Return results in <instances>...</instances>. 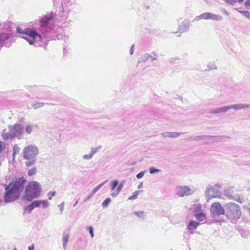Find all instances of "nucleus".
Here are the masks:
<instances>
[{
	"label": "nucleus",
	"mask_w": 250,
	"mask_h": 250,
	"mask_svg": "<svg viewBox=\"0 0 250 250\" xmlns=\"http://www.w3.org/2000/svg\"><path fill=\"white\" fill-rule=\"evenodd\" d=\"M144 8H145V9L147 10V9H148L149 8V6H148V5H145L144 6Z\"/></svg>",
	"instance_id": "obj_61"
},
{
	"label": "nucleus",
	"mask_w": 250,
	"mask_h": 250,
	"mask_svg": "<svg viewBox=\"0 0 250 250\" xmlns=\"http://www.w3.org/2000/svg\"><path fill=\"white\" fill-rule=\"evenodd\" d=\"M92 157H93V156L91 155L90 153L88 155V154L84 155L83 156V158L84 160H90V159H92Z\"/></svg>",
	"instance_id": "obj_44"
},
{
	"label": "nucleus",
	"mask_w": 250,
	"mask_h": 250,
	"mask_svg": "<svg viewBox=\"0 0 250 250\" xmlns=\"http://www.w3.org/2000/svg\"><path fill=\"white\" fill-rule=\"evenodd\" d=\"M41 201V205L42 204L44 208H46L49 206V202L47 200H40Z\"/></svg>",
	"instance_id": "obj_39"
},
{
	"label": "nucleus",
	"mask_w": 250,
	"mask_h": 250,
	"mask_svg": "<svg viewBox=\"0 0 250 250\" xmlns=\"http://www.w3.org/2000/svg\"><path fill=\"white\" fill-rule=\"evenodd\" d=\"M20 151V148L18 146L17 144H15L13 147V155L12 157H14L17 154H18Z\"/></svg>",
	"instance_id": "obj_26"
},
{
	"label": "nucleus",
	"mask_w": 250,
	"mask_h": 250,
	"mask_svg": "<svg viewBox=\"0 0 250 250\" xmlns=\"http://www.w3.org/2000/svg\"><path fill=\"white\" fill-rule=\"evenodd\" d=\"M161 170L154 167H151L149 169V171L150 174H154L160 172Z\"/></svg>",
	"instance_id": "obj_34"
},
{
	"label": "nucleus",
	"mask_w": 250,
	"mask_h": 250,
	"mask_svg": "<svg viewBox=\"0 0 250 250\" xmlns=\"http://www.w3.org/2000/svg\"><path fill=\"white\" fill-rule=\"evenodd\" d=\"M143 187V183H141L138 186V188L140 189Z\"/></svg>",
	"instance_id": "obj_59"
},
{
	"label": "nucleus",
	"mask_w": 250,
	"mask_h": 250,
	"mask_svg": "<svg viewBox=\"0 0 250 250\" xmlns=\"http://www.w3.org/2000/svg\"><path fill=\"white\" fill-rule=\"evenodd\" d=\"M239 12L242 13L247 18L250 19V12L249 11H239Z\"/></svg>",
	"instance_id": "obj_38"
},
{
	"label": "nucleus",
	"mask_w": 250,
	"mask_h": 250,
	"mask_svg": "<svg viewBox=\"0 0 250 250\" xmlns=\"http://www.w3.org/2000/svg\"><path fill=\"white\" fill-rule=\"evenodd\" d=\"M34 208L33 205L31 203L30 205L24 207V211L27 212L28 213H30Z\"/></svg>",
	"instance_id": "obj_27"
},
{
	"label": "nucleus",
	"mask_w": 250,
	"mask_h": 250,
	"mask_svg": "<svg viewBox=\"0 0 250 250\" xmlns=\"http://www.w3.org/2000/svg\"><path fill=\"white\" fill-rule=\"evenodd\" d=\"M221 11L223 14H225L226 15H227V16L229 15L228 12L225 9H221Z\"/></svg>",
	"instance_id": "obj_53"
},
{
	"label": "nucleus",
	"mask_w": 250,
	"mask_h": 250,
	"mask_svg": "<svg viewBox=\"0 0 250 250\" xmlns=\"http://www.w3.org/2000/svg\"><path fill=\"white\" fill-rule=\"evenodd\" d=\"M232 199L240 203H242L243 202L242 199H241L239 197H238L237 198H234L233 197V199Z\"/></svg>",
	"instance_id": "obj_50"
},
{
	"label": "nucleus",
	"mask_w": 250,
	"mask_h": 250,
	"mask_svg": "<svg viewBox=\"0 0 250 250\" xmlns=\"http://www.w3.org/2000/svg\"><path fill=\"white\" fill-rule=\"evenodd\" d=\"M36 172L37 169L36 167H33V168H32L31 169H29L28 171L27 174L29 176H31L35 175L36 174Z\"/></svg>",
	"instance_id": "obj_32"
},
{
	"label": "nucleus",
	"mask_w": 250,
	"mask_h": 250,
	"mask_svg": "<svg viewBox=\"0 0 250 250\" xmlns=\"http://www.w3.org/2000/svg\"><path fill=\"white\" fill-rule=\"evenodd\" d=\"M176 194L180 197L191 195V189L187 186H177L176 188Z\"/></svg>",
	"instance_id": "obj_11"
},
{
	"label": "nucleus",
	"mask_w": 250,
	"mask_h": 250,
	"mask_svg": "<svg viewBox=\"0 0 250 250\" xmlns=\"http://www.w3.org/2000/svg\"><path fill=\"white\" fill-rule=\"evenodd\" d=\"M107 180H105L104 181L103 183H102L101 184L99 185L98 186L94 188V189H93V190H94V192H97L98 190L107 182Z\"/></svg>",
	"instance_id": "obj_35"
},
{
	"label": "nucleus",
	"mask_w": 250,
	"mask_h": 250,
	"mask_svg": "<svg viewBox=\"0 0 250 250\" xmlns=\"http://www.w3.org/2000/svg\"><path fill=\"white\" fill-rule=\"evenodd\" d=\"M92 197V195L90 194L84 200V202H86L88 200H89Z\"/></svg>",
	"instance_id": "obj_56"
},
{
	"label": "nucleus",
	"mask_w": 250,
	"mask_h": 250,
	"mask_svg": "<svg viewBox=\"0 0 250 250\" xmlns=\"http://www.w3.org/2000/svg\"><path fill=\"white\" fill-rule=\"evenodd\" d=\"M149 59H150L151 61H153L156 60V58L155 57H154L150 55Z\"/></svg>",
	"instance_id": "obj_58"
},
{
	"label": "nucleus",
	"mask_w": 250,
	"mask_h": 250,
	"mask_svg": "<svg viewBox=\"0 0 250 250\" xmlns=\"http://www.w3.org/2000/svg\"><path fill=\"white\" fill-rule=\"evenodd\" d=\"M21 38L25 40L30 45L35 47H41L46 45V39L42 37L34 28H25L24 36Z\"/></svg>",
	"instance_id": "obj_2"
},
{
	"label": "nucleus",
	"mask_w": 250,
	"mask_h": 250,
	"mask_svg": "<svg viewBox=\"0 0 250 250\" xmlns=\"http://www.w3.org/2000/svg\"><path fill=\"white\" fill-rule=\"evenodd\" d=\"M243 0H226L227 3H230L231 5H234L237 1L240 3Z\"/></svg>",
	"instance_id": "obj_40"
},
{
	"label": "nucleus",
	"mask_w": 250,
	"mask_h": 250,
	"mask_svg": "<svg viewBox=\"0 0 250 250\" xmlns=\"http://www.w3.org/2000/svg\"><path fill=\"white\" fill-rule=\"evenodd\" d=\"M44 105V103L42 102H37L33 103L32 106L34 109H37L40 107H42Z\"/></svg>",
	"instance_id": "obj_28"
},
{
	"label": "nucleus",
	"mask_w": 250,
	"mask_h": 250,
	"mask_svg": "<svg viewBox=\"0 0 250 250\" xmlns=\"http://www.w3.org/2000/svg\"><path fill=\"white\" fill-rule=\"evenodd\" d=\"M1 136L2 139L4 140H12L14 139L11 130L9 127V125L8 126V129H4L2 130Z\"/></svg>",
	"instance_id": "obj_12"
},
{
	"label": "nucleus",
	"mask_w": 250,
	"mask_h": 250,
	"mask_svg": "<svg viewBox=\"0 0 250 250\" xmlns=\"http://www.w3.org/2000/svg\"><path fill=\"white\" fill-rule=\"evenodd\" d=\"M210 192L214 193L215 189H214L213 186L209 185L208 186L207 189L205 191V194L207 197L208 201L212 198H214L216 197L215 195H213V194H210Z\"/></svg>",
	"instance_id": "obj_14"
},
{
	"label": "nucleus",
	"mask_w": 250,
	"mask_h": 250,
	"mask_svg": "<svg viewBox=\"0 0 250 250\" xmlns=\"http://www.w3.org/2000/svg\"><path fill=\"white\" fill-rule=\"evenodd\" d=\"M142 191H143V190H137L133 193V195L132 196L135 199L137 198L138 195L139 194V193Z\"/></svg>",
	"instance_id": "obj_45"
},
{
	"label": "nucleus",
	"mask_w": 250,
	"mask_h": 250,
	"mask_svg": "<svg viewBox=\"0 0 250 250\" xmlns=\"http://www.w3.org/2000/svg\"><path fill=\"white\" fill-rule=\"evenodd\" d=\"M134 199H135L134 198V197H133L132 196H131L128 198V200H132Z\"/></svg>",
	"instance_id": "obj_60"
},
{
	"label": "nucleus",
	"mask_w": 250,
	"mask_h": 250,
	"mask_svg": "<svg viewBox=\"0 0 250 250\" xmlns=\"http://www.w3.org/2000/svg\"><path fill=\"white\" fill-rule=\"evenodd\" d=\"M53 17L52 15H45L38 20V22L41 28L42 33L48 32L51 29V26Z\"/></svg>",
	"instance_id": "obj_6"
},
{
	"label": "nucleus",
	"mask_w": 250,
	"mask_h": 250,
	"mask_svg": "<svg viewBox=\"0 0 250 250\" xmlns=\"http://www.w3.org/2000/svg\"><path fill=\"white\" fill-rule=\"evenodd\" d=\"M200 225V223L194 221H190L188 225L187 229L188 230H193L196 229Z\"/></svg>",
	"instance_id": "obj_19"
},
{
	"label": "nucleus",
	"mask_w": 250,
	"mask_h": 250,
	"mask_svg": "<svg viewBox=\"0 0 250 250\" xmlns=\"http://www.w3.org/2000/svg\"><path fill=\"white\" fill-rule=\"evenodd\" d=\"M225 215L228 219H231L232 223L235 222L241 215L240 207L233 202H229L225 205Z\"/></svg>",
	"instance_id": "obj_5"
},
{
	"label": "nucleus",
	"mask_w": 250,
	"mask_h": 250,
	"mask_svg": "<svg viewBox=\"0 0 250 250\" xmlns=\"http://www.w3.org/2000/svg\"><path fill=\"white\" fill-rule=\"evenodd\" d=\"M41 201L40 200H36L33 201L31 204L33 206L34 208L39 207L41 205Z\"/></svg>",
	"instance_id": "obj_36"
},
{
	"label": "nucleus",
	"mask_w": 250,
	"mask_h": 250,
	"mask_svg": "<svg viewBox=\"0 0 250 250\" xmlns=\"http://www.w3.org/2000/svg\"><path fill=\"white\" fill-rule=\"evenodd\" d=\"M33 125L30 124L26 125L25 127V132L28 134H30L33 131Z\"/></svg>",
	"instance_id": "obj_29"
},
{
	"label": "nucleus",
	"mask_w": 250,
	"mask_h": 250,
	"mask_svg": "<svg viewBox=\"0 0 250 250\" xmlns=\"http://www.w3.org/2000/svg\"><path fill=\"white\" fill-rule=\"evenodd\" d=\"M229 109H233L235 110H240L245 108H250V104H234L229 105Z\"/></svg>",
	"instance_id": "obj_15"
},
{
	"label": "nucleus",
	"mask_w": 250,
	"mask_h": 250,
	"mask_svg": "<svg viewBox=\"0 0 250 250\" xmlns=\"http://www.w3.org/2000/svg\"><path fill=\"white\" fill-rule=\"evenodd\" d=\"M69 234L67 232H63V236L62 238L63 247L64 249H65L67 243L68 241Z\"/></svg>",
	"instance_id": "obj_20"
},
{
	"label": "nucleus",
	"mask_w": 250,
	"mask_h": 250,
	"mask_svg": "<svg viewBox=\"0 0 250 250\" xmlns=\"http://www.w3.org/2000/svg\"><path fill=\"white\" fill-rule=\"evenodd\" d=\"M195 217L198 221H203L206 218V215L203 212H200L195 215Z\"/></svg>",
	"instance_id": "obj_24"
},
{
	"label": "nucleus",
	"mask_w": 250,
	"mask_h": 250,
	"mask_svg": "<svg viewBox=\"0 0 250 250\" xmlns=\"http://www.w3.org/2000/svg\"><path fill=\"white\" fill-rule=\"evenodd\" d=\"M64 202H62L59 206V207H60V211L61 212V213L62 212L63 209H64Z\"/></svg>",
	"instance_id": "obj_49"
},
{
	"label": "nucleus",
	"mask_w": 250,
	"mask_h": 250,
	"mask_svg": "<svg viewBox=\"0 0 250 250\" xmlns=\"http://www.w3.org/2000/svg\"><path fill=\"white\" fill-rule=\"evenodd\" d=\"M123 187H124V184L123 183H120L118 185L116 190L115 191H114L113 193H112L111 195L113 197L117 196L119 194L120 192L122 189V188H123Z\"/></svg>",
	"instance_id": "obj_22"
},
{
	"label": "nucleus",
	"mask_w": 250,
	"mask_h": 250,
	"mask_svg": "<svg viewBox=\"0 0 250 250\" xmlns=\"http://www.w3.org/2000/svg\"><path fill=\"white\" fill-rule=\"evenodd\" d=\"M11 35L8 33L2 32L0 34V47L5 46L9 47L12 43Z\"/></svg>",
	"instance_id": "obj_10"
},
{
	"label": "nucleus",
	"mask_w": 250,
	"mask_h": 250,
	"mask_svg": "<svg viewBox=\"0 0 250 250\" xmlns=\"http://www.w3.org/2000/svg\"><path fill=\"white\" fill-rule=\"evenodd\" d=\"M5 148V145L3 143L0 141V153L3 151V150Z\"/></svg>",
	"instance_id": "obj_46"
},
{
	"label": "nucleus",
	"mask_w": 250,
	"mask_h": 250,
	"mask_svg": "<svg viewBox=\"0 0 250 250\" xmlns=\"http://www.w3.org/2000/svg\"><path fill=\"white\" fill-rule=\"evenodd\" d=\"M234 187H230L224 190V194L229 199H233V194L234 192Z\"/></svg>",
	"instance_id": "obj_18"
},
{
	"label": "nucleus",
	"mask_w": 250,
	"mask_h": 250,
	"mask_svg": "<svg viewBox=\"0 0 250 250\" xmlns=\"http://www.w3.org/2000/svg\"><path fill=\"white\" fill-rule=\"evenodd\" d=\"M223 19L222 16L220 15L213 14L210 12H205L201 14L199 16H197L195 18L194 20L199 21L201 19L205 20H212L215 21H221Z\"/></svg>",
	"instance_id": "obj_9"
},
{
	"label": "nucleus",
	"mask_w": 250,
	"mask_h": 250,
	"mask_svg": "<svg viewBox=\"0 0 250 250\" xmlns=\"http://www.w3.org/2000/svg\"><path fill=\"white\" fill-rule=\"evenodd\" d=\"M214 187L216 188H220L221 187V186L220 184L219 183H216L214 185Z\"/></svg>",
	"instance_id": "obj_55"
},
{
	"label": "nucleus",
	"mask_w": 250,
	"mask_h": 250,
	"mask_svg": "<svg viewBox=\"0 0 250 250\" xmlns=\"http://www.w3.org/2000/svg\"><path fill=\"white\" fill-rule=\"evenodd\" d=\"M189 27V22L188 21L185 20L179 26L178 30L181 33L183 32H187L188 31Z\"/></svg>",
	"instance_id": "obj_13"
},
{
	"label": "nucleus",
	"mask_w": 250,
	"mask_h": 250,
	"mask_svg": "<svg viewBox=\"0 0 250 250\" xmlns=\"http://www.w3.org/2000/svg\"><path fill=\"white\" fill-rule=\"evenodd\" d=\"M119 183L118 180H114L111 182V189L113 190L118 186Z\"/></svg>",
	"instance_id": "obj_33"
},
{
	"label": "nucleus",
	"mask_w": 250,
	"mask_h": 250,
	"mask_svg": "<svg viewBox=\"0 0 250 250\" xmlns=\"http://www.w3.org/2000/svg\"><path fill=\"white\" fill-rule=\"evenodd\" d=\"M42 192L41 184L36 181H31L25 188L22 199L31 202L33 199L38 198Z\"/></svg>",
	"instance_id": "obj_3"
},
{
	"label": "nucleus",
	"mask_w": 250,
	"mask_h": 250,
	"mask_svg": "<svg viewBox=\"0 0 250 250\" xmlns=\"http://www.w3.org/2000/svg\"><path fill=\"white\" fill-rule=\"evenodd\" d=\"M150 55L146 54L138 59V63L145 62L149 59Z\"/></svg>",
	"instance_id": "obj_25"
},
{
	"label": "nucleus",
	"mask_w": 250,
	"mask_h": 250,
	"mask_svg": "<svg viewBox=\"0 0 250 250\" xmlns=\"http://www.w3.org/2000/svg\"><path fill=\"white\" fill-rule=\"evenodd\" d=\"M102 148V146H99L97 147H92L91 149V152H90V154L91 155L93 156V155L96 154L98 151L99 150Z\"/></svg>",
	"instance_id": "obj_31"
},
{
	"label": "nucleus",
	"mask_w": 250,
	"mask_h": 250,
	"mask_svg": "<svg viewBox=\"0 0 250 250\" xmlns=\"http://www.w3.org/2000/svg\"><path fill=\"white\" fill-rule=\"evenodd\" d=\"M247 209L248 210V213H249V214L250 215V208H248Z\"/></svg>",
	"instance_id": "obj_64"
},
{
	"label": "nucleus",
	"mask_w": 250,
	"mask_h": 250,
	"mask_svg": "<svg viewBox=\"0 0 250 250\" xmlns=\"http://www.w3.org/2000/svg\"><path fill=\"white\" fill-rule=\"evenodd\" d=\"M178 98L181 100V101H182L183 100V97L181 96H178Z\"/></svg>",
	"instance_id": "obj_63"
},
{
	"label": "nucleus",
	"mask_w": 250,
	"mask_h": 250,
	"mask_svg": "<svg viewBox=\"0 0 250 250\" xmlns=\"http://www.w3.org/2000/svg\"><path fill=\"white\" fill-rule=\"evenodd\" d=\"M34 246L33 244H32L31 246H30L28 247L29 250H34Z\"/></svg>",
	"instance_id": "obj_57"
},
{
	"label": "nucleus",
	"mask_w": 250,
	"mask_h": 250,
	"mask_svg": "<svg viewBox=\"0 0 250 250\" xmlns=\"http://www.w3.org/2000/svg\"><path fill=\"white\" fill-rule=\"evenodd\" d=\"M144 174L145 171H141L137 174L136 178L137 179H140L144 176Z\"/></svg>",
	"instance_id": "obj_47"
},
{
	"label": "nucleus",
	"mask_w": 250,
	"mask_h": 250,
	"mask_svg": "<svg viewBox=\"0 0 250 250\" xmlns=\"http://www.w3.org/2000/svg\"><path fill=\"white\" fill-rule=\"evenodd\" d=\"M87 229L89 231V233L90 234V236L91 238H93L94 237V230L93 228L92 227H88L87 228Z\"/></svg>",
	"instance_id": "obj_41"
},
{
	"label": "nucleus",
	"mask_w": 250,
	"mask_h": 250,
	"mask_svg": "<svg viewBox=\"0 0 250 250\" xmlns=\"http://www.w3.org/2000/svg\"><path fill=\"white\" fill-rule=\"evenodd\" d=\"M56 194V191H53V192H49V193H48V195H51V196H49V197H48V199H49V200H51L52 199V196H54Z\"/></svg>",
	"instance_id": "obj_48"
},
{
	"label": "nucleus",
	"mask_w": 250,
	"mask_h": 250,
	"mask_svg": "<svg viewBox=\"0 0 250 250\" xmlns=\"http://www.w3.org/2000/svg\"><path fill=\"white\" fill-rule=\"evenodd\" d=\"M111 200L110 198H107L105 199L104 202L102 204V206L103 208H105L107 207L109 204L110 203Z\"/></svg>",
	"instance_id": "obj_30"
},
{
	"label": "nucleus",
	"mask_w": 250,
	"mask_h": 250,
	"mask_svg": "<svg viewBox=\"0 0 250 250\" xmlns=\"http://www.w3.org/2000/svg\"><path fill=\"white\" fill-rule=\"evenodd\" d=\"M134 45H132V46L130 48V55H132L133 54V52H134Z\"/></svg>",
	"instance_id": "obj_52"
},
{
	"label": "nucleus",
	"mask_w": 250,
	"mask_h": 250,
	"mask_svg": "<svg viewBox=\"0 0 250 250\" xmlns=\"http://www.w3.org/2000/svg\"><path fill=\"white\" fill-rule=\"evenodd\" d=\"M212 138H214V142H221L222 140L226 139H229V137L227 135H221V136H213Z\"/></svg>",
	"instance_id": "obj_23"
},
{
	"label": "nucleus",
	"mask_w": 250,
	"mask_h": 250,
	"mask_svg": "<svg viewBox=\"0 0 250 250\" xmlns=\"http://www.w3.org/2000/svg\"><path fill=\"white\" fill-rule=\"evenodd\" d=\"M144 213L145 212L144 211H135L134 214L139 217H142L144 215Z\"/></svg>",
	"instance_id": "obj_43"
},
{
	"label": "nucleus",
	"mask_w": 250,
	"mask_h": 250,
	"mask_svg": "<svg viewBox=\"0 0 250 250\" xmlns=\"http://www.w3.org/2000/svg\"><path fill=\"white\" fill-rule=\"evenodd\" d=\"M53 2L54 3V6L59 4V1H58V0H53Z\"/></svg>",
	"instance_id": "obj_54"
},
{
	"label": "nucleus",
	"mask_w": 250,
	"mask_h": 250,
	"mask_svg": "<svg viewBox=\"0 0 250 250\" xmlns=\"http://www.w3.org/2000/svg\"><path fill=\"white\" fill-rule=\"evenodd\" d=\"M245 5L247 8H249L250 7V0H247L245 3Z\"/></svg>",
	"instance_id": "obj_51"
},
{
	"label": "nucleus",
	"mask_w": 250,
	"mask_h": 250,
	"mask_svg": "<svg viewBox=\"0 0 250 250\" xmlns=\"http://www.w3.org/2000/svg\"><path fill=\"white\" fill-rule=\"evenodd\" d=\"M26 180L23 176L16 178L8 185H5V192L4 201L5 203H10L18 199L22 192Z\"/></svg>",
	"instance_id": "obj_1"
},
{
	"label": "nucleus",
	"mask_w": 250,
	"mask_h": 250,
	"mask_svg": "<svg viewBox=\"0 0 250 250\" xmlns=\"http://www.w3.org/2000/svg\"><path fill=\"white\" fill-rule=\"evenodd\" d=\"M78 203V200H77L73 205V207H75Z\"/></svg>",
	"instance_id": "obj_62"
},
{
	"label": "nucleus",
	"mask_w": 250,
	"mask_h": 250,
	"mask_svg": "<svg viewBox=\"0 0 250 250\" xmlns=\"http://www.w3.org/2000/svg\"><path fill=\"white\" fill-rule=\"evenodd\" d=\"M229 109V105L217 108L215 109L209 111L211 114H219L221 113H225Z\"/></svg>",
	"instance_id": "obj_16"
},
{
	"label": "nucleus",
	"mask_w": 250,
	"mask_h": 250,
	"mask_svg": "<svg viewBox=\"0 0 250 250\" xmlns=\"http://www.w3.org/2000/svg\"><path fill=\"white\" fill-rule=\"evenodd\" d=\"M207 67L209 70H214L217 69L216 66L214 64L213 62H210L209 64H208Z\"/></svg>",
	"instance_id": "obj_37"
},
{
	"label": "nucleus",
	"mask_w": 250,
	"mask_h": 250,
	"mask_svg": "<svg viewBox=\"0 0 250 250\" xmlns=\"http://www.w3.org/2000/svg\"><path fill=\"white\" fill-rule=\"evenodd\" d=\"M16 30H17V33L24 35V32L25 31V28L24 29H22V28L21 27H20V26H17Z\"/></svg>",
	"instance_id": "obj_42"
},
{
	"label": "nucleus",
	"mask_w": 250,
	"mask_h": 250,
	"mask_svg": "<svg viewBox=\"0 0 250 250\" xmlns=\"http://www.w3.org/2000/svg\"><path fill=\"white\" fill-rule=\"evenodd\" d=\"M14 138H17L19 140L23 138V126L20 124H16L14 125H9Z\"/></svg>",
	"instance_id": "obj_8"
},
{
	"label": "nucleus",
	"mask_w": 250,
	"mask_h": 250,
	"mask_svg": "<svg viewBox=\"0 0 250 250\" xmlns=\"http://www.w3.org/2000/svg\"><path fill=\"white\" fill-rule=\"evenodd\" d=\"M22 153L23 159L26 160L25 165L29 167L35 164L37 157L39 154V149L35 145H29L23 149Z\"/></svg>",
	"instance_id": "obj_4"
},
{
	"label": "nucleus",
	"mask_w": 250,
	"mask_h": 250,
	"mask_svg": "<svg viewBox=\"0 0 250 250\" xmlns=\"http://www.w3.org/2000/svg\"><path fill=\"white\" fill-rule=\"evenodd\" d=\"M210 212L213 218L221 215H225V207H222L219 202L213 203L210 208Z\"/></svg>",
	"instance_id": "obj_7"
},
{
	"label": "nucleus",
	"mask_w": 250,
	"mask_h": 250,
	"mask_svg": "<svg viewBox=\"0 0 250 250\" xmlns=\"http://www.w3.org/2000/svg\"><path fill=\"white\" fill-rule=\"evenodd\" d=\"M213 135H200V136H196L195 137L193 138L192 137H190L189 138V139L190 140H200V139H205L206 138H212Z\"/></svg>",
	"instance_id": "obj_21"
},
{
	"label": "nucleus",
	"mask_w": 250,
	"mask_h": 250,
	"mask_svg": "<svg viewBox=\"0 0 250 250\" xmlns=\"http://www.w3.org/2000/svg\"><path fill=\"white\" fill-rule=\"evenodd\" d=\"M183 132H165L162 134V136L164 137L177 138L180 135L185 134Z\"/></svg>",
	"instance_id": "obj_17"
}]
</instances>
